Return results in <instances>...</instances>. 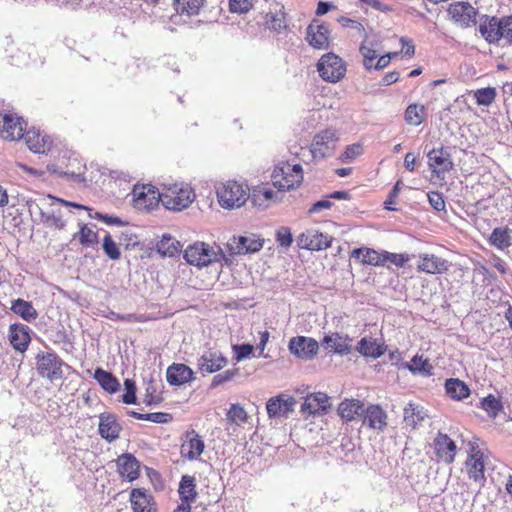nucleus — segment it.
I'll list each match as a JSON object with an SVG mask.
<instances>
[{
  "instance_id": "c756f323",
  "label": "nucleus",
  "mask_w": 512,
  "mask_h": 512,
  "mask_svg": "<svg viewBox=\"0 0 512 512\" xmlns=\"http://www.w3.org/2000/svg\"><path fill=\"white\" fill-rule=\"evenodd\" d=\"M279 194H283V192H278V190L274 191L266 184H261L253 188L251 193V200L255 206H267L271 202L280 200L282 196L279 197Z\"/></svg>"
},
{
  "instance_id": "09e8293b",
  "label": "nucleus",
  "mask_w": 512,
  "mask_h": 512,
  "mask_svg": "<svg viewBox=\"0 0 512 512\" xmlns=\"http://www.w3.org/2000/svg\"><path fill=\"white\" fill-rule=\"evenodd\" d=\"M128 415L137 419V420H146L151 421L153 423H167L171 421L172 416L169 413L163 412H154V413H146L142 414L136 411H129Z\"/></svg>"
},
{
  "instance_id": "f704fd0d",
  "label": "nucleus",
  "mask_w": 512,
  "mask_h": 512,
  "mask_svg": "<svg viewBox=\"0 0 512 512\" xmlns=\"http://www.w3.org/2000/svg\"><path fill=\"white\" fill-rule=\"evenodd\" d=\"M10 309L27 322H33L38 317V312L32 303L21 298L13 300Z\"/></svg>"
},
{
  "instance_id": "3c124183",
  "label": "nucleus",
  "mask_w": 512,
  "mask_h": 512,
  "mask_svg": "<svg viewBox=\"0 0 512 512\" xmlns=\"http://www.w3.org/2000/svg\"><path fill=\"white\" fill-rule=\"evenodd\" d=\"M102 247H103L105 255L109 259H111V260H119L120 259V257H121L120 249L109 233H107L104 236Z\"/></svg>"
},
{
  "instance_id": "2eb2a0df",
  "label": "nucleus",
  "mask_w": 512,
  "mask_h": 512,
  "mask_svg": "<svg viewBox=\"0 0 512 512\" xmlns=\"http://www.w3.org/2000/svg\"><path fill=\"white\" fill-rule=\"evenodd\" d=\"M129 501L133 512H157L154 496L144 488H134L130 491Z\"/></svg>"
},
{
  "instance_id": "0eeeda50",
  "label": "nucleus",
  "mask_w": 512,
  "mask_h": 512,
  "mask_svg": "<svg viewBox=\"0 0 512 512\" xmlns=\"http://www.w3.org/2000/svg\"><path fill=\"white\" fill-rule=\"evenodd\" d=\"M339 141L336 130L328 128L317 133L311 143L310 151L314 159H323L334 154Z\"/></svg>"
},
{
  "instance_id": "b1692460",
  "label": "nucleus",
  "mask_w": 512,
  "mask_h": 512,
  "mask_svg": "<svg viewBox=\"0 0 512 512\" xmlns=\"http://www.w3.org/2000/svg\"><path fill=\"white\" fill-rule=\"evenodd\" d=\"M166 378L170 385L180 386L192 381L194 372L185 364L173 363L167 368Z\"/></svg>"
},
{
  "instance_id": "4468645a",
  "label": "nucleus",
  "mask_w": 512,
  "mask_h": 512,
  "mask_svg": "<svg viewBox=\"0 0 512 512\" xmlns=\"http://www.w3.org/2000/svg\"><path fill=\"white\" fill-rule=\"evenodd\" d=\"M332 237L317 230H307L298 238L300 248L310 251H321L331 246Z\"/></svg>"
},
{
  "instance_id": "13d9d810",
  "label": "nucleus",
  "mask_w": 512,
  "mask_h": 512,
  "mask_svg": "<svg viewBox=\"0 0 512 512\" xmlns=\"http://www.w3.org/2000/svg\"><path fill=\"white\" fill-rule=\"evenodd\" d=\"M252 7V0H229V10L232 13H247Z\"/></svg>"
},
{
  "instance_id": "ea45409f",
  "label": "nucleus",
  "mask_w": 512,
  "mask_h": 512,
  "mask_svg": "<svg viewBox=\"0 0 512 512\" xmlns=\"http://www.w3.org/2000/svg\"><path fill=\"white\" fill-rule=\"evenodd\" d=\"M445 389L447 395L456 400H461L469 396L468 386L461 380L451 378L446 380Z\"/></svg>"
},
{
  "instance_id": "473e14b6",
  "label": "nucleus",
  "mask_w": 512,
  "mask_h": 512,
  "mask_svg": "<svg viewBox=\"0 0 512 512\" xmlns=\"http://www.w3.org/2000/svg\"><path fill=\"white\" fill-rule=\"evenodd\" d=\"M265 25L267 28L273 31H281L286 28V13L284 6L279 7L277 3L270 8V11L266 14Z\"/></svg>"
},
{
  "instance_id": "4c0bfd02",
  "label": "nucleus",
  "mask_w": 512,
  "mask_h": 512,
  "mask_svg": "<svg viewBox=\"0 0 512 512\" xmlns=\"http://www.w3.org/2000/svg\"><path fill=\"white\" fill-rule=\"evenodd\" d=\"M94 378L99 385L109 393L117 392L120 387V383L117 378L112 373L101 368H97L95 370Z\"/></svg>"
},
{
  "instance_id": "5701e85b",
  "label": "nucleus",
  "mask_w": 512,
  "mask_h": 512,
  "mask_svg": "<svg viewBox=\"0 0 512 512\" xmlns=\"http://www.w3.org/2000/svg\"><path fill=\"white\" fill-rule=\"evenodd\" d=\"M98 426L100 436L108 442L118 439L122 430L117 418L110 413L100 414Z\"/></svg>"
},
{
  "instance_id": "49530a36",
  "label": "nucleus",
  "mask_w": 512,
  "mask_h": 512,
  "mask_svg": "<svg viewBox=\"0 0 512 512\" xmlns=\"http://www.w3.org/2000/svg\"><path fill=\"white\" fill-rule=\"evenodd\" d=\"M272 185L278 189V192H285L288 187V178L285 171V164L276 165L271 174Z\"/></svg>"
},
{
  "instance_id": "1a4fd4ad",
  "label": "nucleus",
  "mask_w": 512,
  "mask_h": 512,
  "mask_svg": "<svg viewBox=\"0 0 512 512\" xmlns=\"http://www.w3.org/2000/svg\"><path fill=\"white\" fill-rule=\"evenodd\" d=\"M132 195L133 206L138 210H151L161 201V193L150 184L135 185Z\"/></svg>"
},
{
  "instance_id": "338daca9",
  "label": "nucleus",
  "mask_w": 512,
  "mask_h": 512,
  "mask_svg": "<svg viewBox=\"0 0 512 512\" xmlns=\"http://www.w3.org/2000/svg\"><path fill=\"white\" fill-rule=\"evenodd\" d=\"M332 206V202L328 199H322L315 202L308 210L309 214L319 213L322 210H328Z\"/></svg>"
},
{
  "instance_id": "a211bd4d",
  "label": "nucleus",
  "mask_w": 512,
  "mask_h": 512,
  "mask_svg": "<svg viewBox=\"0 0 512 512\" xmlns=\"http://www.w3.org/2000/svg\"><path fill=\"white\" fill-rule=\"evenodd\" d=\"M229 247L236 254L254 253L263 247V240L255 234L233 237Z\"/></svg>"
},
{
  "instance_id": "e433bc0d",
  "label": "nucleus",
  "mask_w": 512,
  "mask_h": 512,
  "mask_svg": "<svg viewBox=\"0 0 512 512\" xmlns=\"http://www.w3.org/2000/svg\"><path fill=\"white\" fill-rule=\"evenodd\" d=\"M357 351L365 357L375 359L381 357L385 353L383 346L378 344L375 339L366 337L359 341Z\"/></svg>"
},
{
  "instance_id": "4d7b16f0",
  "label": "nucleus",
  "mask_w": 512,
  "mask_h": 512,
  "mask_svg": "<svg viewBox=\"0 0 512 512\" xmlns=\"http://www.w3.org/2000/svg\"><path fill=\"white\" fill-rule=\"evenodd\" d=\"M381 255L383 256V265L386 262H389L391 264H394L397 267H403L404 264L409 261L408 254H403V253L398 254V253H392V252L383 250V254H381Z\"/></svg>"
},
{
  "instance_id": "aec40b11",
  "label": "nucleus",
  "mask_w": 512,
  "mask_h": 512,
  "mask_svg": "<svg viewBox=\"0 0 512 512\" xmlns=\"http://www.w3.org/2000/svg\"><path fill=\"white\" fill-rule=\"evenodd\" d=\"M27 147L34 153L45 154L52 148V140L34 128L29 129L23 136Z\"/></svg>"
},
{
  "instance_id": "bb28decb",
  "label": "nucleus",
  "mask_w": 512,
  "mask_h": 512,
  "mask_svg": "<svg viewBox=\"0 0 512 512\" xmlns=\"http://www.w3.org/2000/svg\"><path fill=\"white\" fill-rule=\"evenodd\" d=\"M178 493L181 500L179 506L192 507V503L198 496L194 476L183 475L181 477Z\"/></svg>"
},
{
  "instance_id": "c9c22d12",
  "label": "nucleus",
  "mask_w": 512,
  "mask_h": 512,
  "mask_svg": "<svg viewBox=\"0 0 512 512\" xmlns=\"http://www.w3.org/2000/svg\"><path fill=\"white\" fill-rule=\"evenodd\" d=\"M266 410L270 419L282 417L288 411V399L284 394L271 397L266 403Z\"/></svg>"
},
{
  "instance_id": "ddd939ff",
  "label": "nucleus",
  "mask_w": 512,
  "mask_h": 512,
  "mask_svg": "<svg viewBox=\"0 0 512 512\" xmlns=\"http://www.w3.org/2000/svg\"><path fill=\"white\" fill-rule=\"evenodd\" d=\"M204 449V440L194 429L184 433L180 446V454L183 459L195 461L199 459Z\"/></svg>"
},
{
  "instance_id": "6e6552de",
  "label": "nucleus",
  "mask_w": 512,
  "mask_h": 512,
  "mask_svg": "<svg viewBox=\"0 0 512 512\" xmlns=\"http://www.w3.org/2000/svg\"><path fill=\"white\" fill-rule=\"evenodd\" d=\"M63 361L54 352H41L36 356L37 373L50 381L59 380L63 376Z\"/></svg>"
},
{
  "instance_id": "cd10ccee",
  "label": "nucleus",
  "mask_w": 512,
  "mask_h": 512,
  "mask_svg": "<svg viewBox=\"0 0 512 512\" xmlns=\"http://www.w3.org/2000/svg\"><path fill=\"white\" fill-rule=\"evenodd\" d=\"M351 341L352 339L348 335L340 333H332L323 338V344L326 345V348L341 356L348 355L351 352Z\"/></svg>"
},
{
  "instance_id": "20e7f679",
  "label": "nucleus",
  "mask_w": 512,
  "mask_h": 512,
  "mask_svg": "<svg viewBox=\"0 0 512 512\" xmlns=\"http://www.w3.org/2000/svg\"><path fill=\"white\" fill-rule=\"evenodd\" d=\"M221 250H217L205 242H195L189 245L184 251V259L190 265L206 267L219 261Z\"/></svg>"
},
{
  "instance_id": "603ef678",
  "label": "nucleus",
  "mask_w": 512,
  "mask_h": 512,
  "mask_svg": "<svg viewBox=\"0 0 512 512\" xmlns=\"http://www.w3.org/2000/svg\"><path fill=\"white\" fill-rule=\"evenodd\" d=\"M408 368L413 373H419L421 375H430L432 366L429 364L427 359H423L422 356H414L408 365Z\"/></svg>"
},
{
  "instance_id": "f8f14e48",
  "label": "nucleus",
  "mask_w": 512,
  "mask_h": 512,
  "mask_svg": "<svg viewBox=\"0 0 512 512\" xmlns=\"http://www.w3.org/2000/svg\"><path fill=\"white\" fill-rule=\"evenodd\" d=\"M329 400L328 395L322 392L308 394L300 405V412L305 418L324 415L331 406Z\"/></svg>"
},
{
  "instance_id": "412c9836",
  "label": "nucleus",
  "mask_w": 512,
  "mask_h": 512,
  "mask_svg": "<svg viewBox=\"0 0 512 512\" xmlns=\"http://www.w3.org/2000/svg\"><path fill=\"white\" fill-rule=\"evenodd\" d=\"M306 39L315 49H327L329 47V29L325 24L313 22L306 29Z\"/></svg>"
},
{
  "instance_id": "f257e3e1",
  "label": "nucleus",
  "mask_w": 512,
  "mask_h": 512,
  "mask_svg": "<svg viewBox=\"0 0 512 512\" xmlns=\"http://www.w3.org/2000/svg\"><path fill=\"white\" fill-rule=\"evenodd\" d=\"M479 32L490 44L499 43L500 40H503L506 44H512V16L498 18L482 15Z\"/></svg>"
},
{
  "instance_id": "7c9ffc66",
  "label": "nucleus",
  "mask_w": 512,
  "mask_h": 512,
  "mask_svg": "<svg viewBox=\"0 0 512 512\" xmlns=\"http://www.w3.org/2000/svg\"><path fill=\"white\" fill-rule=\"evenodd\" d=\"M382 251H377L368 247L356 248L352 251L351 257L360 261L363 265L383 266Z\"/></svg>"
},
{
  "instance_id": "a18cd8bd",
  "label": "nucleus",
  "mask_w": 512,
  "mask_h": 512,
  "mask_svg": "<svg viewBox=\"0 0 512 512\" xmlns=\"http://www.w3.org/2000/svg\"><path fill=\"white\" fill-rule=\"evenodd\" d=\"M425 117V107L423 105L410 104L404 114V119L407 124L412 126H419Z\"/></svg>"
},
{
  "instance_id": "052dcab7",
  "label": "nucleus",
  "mask_w": 512,
  "mask_h": 512,
  "mask_svg": "<svg viewBox=\"0 0 512 512\" xmlns=\"http://www.w3.org/2000/svg\"><path fill=\"white\" fill-rule=\"evenodd\" d=\"M429 204L436 211L445 210V200L443 194L438 191H431L427 194Z\"/></svg>"
},
{
  "instance_id": "2f4dec72",
  "label": "nucleus",
  "mask_w": 512,
  "mask_h": 512,
  "mask_svg": "<svg viewBox=\"0 0 512 512\" xmlns=\"http://www.w3.org/2000/svg\"><path fill=\"white\" fill-rule=\"evenodd\" d=\"M364 404L357 399H345L338 407V413L345 421H352L356 416L362 417Z\"/></svg>"
},
{
  "instance_id": "864d4df0",
  "label": "nucleus",
  "mask_w": 512,
  "mask_h": 512,
  "mask_svg": "<svg viewBox=\"0 0 512 512\" xmlns=\"http://www.w3.org/2000/svg\"><path fill=\"white\" fill-rule=\"evenodd\" d=\"M78 239L81 245L85 247H91L98 243V235L95 231L89 228L87 225H83L78 234Z\"/></svg>"
},
{
  "instance_id": "c03bdc74",
  "label": "nucleus",
  "mask_w": 512,
  "mask_h": 512,
  "mask_svg": "<svg viewBox=\"0 0 512 512\" xmlns=\"http://www.w3.org/2000/svg\"><path fill=\"white\" fill-rule=\"evenodd\" d=\"M510 233L508 228H495L490 235V243L498 249H504L512 243Z\"/></svg>"
},
{
  "instance_id": "423d86ee",
  "label": "nucleus",
  "mask_w": 512,
  "mask_h": 512,
  "mask_svg": "<svg viewBox=\"0 0 512 512\" xmlns=\"http://www.w3.org/2000/svg\"><path fill=\"white\" fill-rule=\"evenodd\" d=\"M317 71L324 81L335 83L345 76L346 67L339 56L330 52L319 59Z\"/></svg>"
},
{
  "instance_id": "f03ea898",
  "label": "nucleus",
  "mask_w": 512,
  "mask_h": 512,
  "mask_svg": "<svg viewBox=\"0 0 512 512\" xmlns=\"http://www.w3.org/2000/svg\"><path fill=\"white\" fill-rule=\"evenodd\" d=\"M216 195L222 208L237 209L242 207L249 199L250 188L245 182L227 180L218 185Z\"/></svg>"
},
{
  "instance_id": "774afa93",
  "label": "nucleus",
  "mask_w": 512,
  "mask_h": 512,
  "mask_svg": "<svg viewBox=\"0 0 512 512\" xmlns=\"http://www.w3.org/2000/svg\"><path fill=\"white\" fill-rule=\"evenodd\" d=\"M393 56H397V53H388L386 55L380 56L378 58L376 64L375 65L373 64V67L378 70L387 67Z\"/></svg>"
},
{
  "instance_id": "6e6d98bb",
  "label": "nucleus",
  "mask_w": 512,
  "mask_h": 512,
  "mask_svg": "<svg viewBox=\"0 0 512 512\" xmlns=\"http://www.w3.org/2000/svg\"><path fill=\"white\" fill-rule=\"evenodd\" d=\"M163 401L161 392L157 389L153 382L148 383L146 393L144 396V403L146 405H157Z\"/></svg>"
},
{
  "instance_id": "a19ab883",
  "label": "nucleus",
  "mask_w": 512,
  "mask_h": 512,
  "mask_svg": "<svg viewBox=\"0 0 512 512\" xmlns=\"http://www.w3.org/2000/svg\"><path fill=\"white\" fill-rule=\"evenodd\" d=\"M204 5V0H173V6L180 15H197Z\"/></svg>"
},
{
  "instance_id": "c85d7f7f",
  "label": "nucleus",
  "mask_w": 512,
  "mask_h": 512,
  "mask_svg": "<svg viewBox=\"0 0 512 512\" xmlns=\"http://www.w3.org/2000/svg\"><path fill=\"white\" fill-rule=\"evenodd\" d=\"M449 269V262L434 254H425L421 256L418 264V270L428 274H442Z\"/></svg>"
},
{
  "instance_id": "69168bd1",
  "label": "nucleus",
  "mask_w": 512,
  "mask_h": 512,
  "mask_svg": "<svg viewBox=\"0 0 512 512\" xmlns=\"http://www.w3.org/2000/svg\"><path fill=\"white\" fill-rule=\"evenodd\" d=\"M236 373V370H226L220 374H217L213 377L212 385L218 386L223 384L224 382H228L235 377Z\"/></svg>"
},
{
  "instance_id": "39448f33",
  "label": "nucleus",
  "mask_w": 512,
  "mask_h": 512,
  "mask_svg": "<svg viewBox=\"0 0 512 512\" xmlns=\"http://www.w3.org/2000/svg\"><path fill=\"white\" fill-rule=\"evenodd\" d=\"M27 131V122L15 112H0V137L8 141H18Z\"/></svg>"
},
{
  "instance_id": "7ed1b4c3",
  "label": "nucleus",
  "mask_w": 512,
  "mask_h": 512,
  "mask_svg": "<svg viewBox=\"0 0 512 512\" xmlns=\"http://www.w3.org/2000/svg\"><path fill=\"white\" fill-rule=\"evenodd\" d=\"M195 197L193 188L183 183L166 186L161 192L162 204L165 208L173 211H182L188 208Z\"/></svg>"
},
{
  "instance_id": "4be33fe9",
  "label": "nucleus",
  "mask_w": 512,
  "mask_h": 512,
  "mask_svg": "<svg viewBox=\"0 0 512 512\" xmlns=\"http://www.w3.org/2000/svg\"><path fill=\"white\" fill-rule=\"evenodd\" d=\"M227 358L218 350H208L199 358V370L206 373L220 371L227 365Z\"/></svg>"
},
{
  "instance_id": "6ab92c4d",
  "label": "nucleus",
  "mask_w": 512,
  "mask_h": 512,
  "mask_svg": "<svg viewBox=\"0 0 512 512\" xmlns=\"http://www.w3.org/2000/svg\"><path fill=\"white\" fill-rule=\"evenodd\" d=\"M8 339L11 346L18 352H25L31 342L29 328L20 323H14L9 326Z\"/></svg>"
},
{
  "instance_id": "37998d69",
  "label": "nucleus",
  "mask_w": 512,
  "mask_h": 512,
  "mask_svg": "<svg viewBox=\"0 0 512 512\" xmlns=\"http://www.w3.org/2000/svg\"><path fill=\"white\" fill-rule=\"evenodd\" d=\"M226 419L230 424L241 426L248 422L249 415L241 404L234 403L227 410Z\"/></svg>"
},
{
  "instance_id": "a878e982",
  "label": "nucleus",
  "mask_w": 512,
  "mask_h": 512,
  "mask_svg": "<svg viewBox=\"0 0 512 512\" xmlns=\"http://www.w3.org/2000/svg\"><path fill=\"white\" fill-rule=\"evenodd\" d=\"M117 469L121 477L128 481L136 480L140 475V464L132 454H123L118 457Z\"/></svg>"
},
{
  "instance_id": "bf43d9fd",
  "label": "nucleus",
  "mask_w": 512,
  "mask_h": 512,
  "mask_svg": "<svg viewBox=\"0 0 512 512\" xmlns=\"http://www.w3.org/2000/svg\"><path fill=\"white\" fill-rule=\"evenodd\" d=\"M125 393L122 396V401L125 404H135L136 403V387L132 380L126 379L124 381Z\"/></svg>"
},
{
  "instance_id": "0e129e2a",
  "label": "nucleus",
  "mask_w": 512,
  "mask_h": 512,
  "mask_svg": "<svg viewBox=\"0 0 512 512\" xmlns=\"http://www.w3.org/2000/svg\"><path fill=\"white\" fill-rule=\"evenodd\" d=\"M233 350L235 351V360L241 361L248 358L253 353L254 347L250 344H241L234 345Z\"/></svg>"
},
{
  "instance_id": "393cba45",
  "label": "nucleus",
  "mask_w": 512,
  "mask_h": 512,
  "mask_svg": "<svg viewBox=\"0 0 512 512\" xmlns=\"http://www.w3.org/2000/svg\"><path fill=\"white\" fill-rule=\"evenodd\" d=\"M434 447L440 460L447 464L454 461L456 444L448 435L439 433L434 440Z\"/></svg>"
},
{
  "instance_id": "8fccbe9b",
  "label": "nucleus",
  "mask_w": 512,
  "mask_h": 512,
  "mask_svg": "<svg viewBox=\"0 0 512 512\" xmlns=\"http://www.w3.org/2000/svg\"><path fill=\"white\" fill-rule=\"evenodd\" d=\"M481 408L485 410L491 418H495L502 410L503 405L499 398L489 394L481 400Z\"/></svg>"
},
{
  "instance_id": "58836bf2",
  "label": "nucleus",
  "mask_w": 512,
  "mask_h": 512,
  "mask_svg": "<svg viewBox=\"0 0 512 512\" xmlns=\"http://www.w3.org/2000/svg\"><path fill=\"white\" fill-rule=\"evenodd\" d=\"M426 413L423 407L409 403L404 408V421L406 425L415 429L424 419Z\"/></svg>"
},
{
  "instance_id": "dca6fc26",
  "label": "nucleus",
  "mask_w": 512,
  "mask_h": 512,
  "mask_svg": "<svg viewBox=\"0 0 512 512\" xmlns=\"http://www.w3.org/2000/svg\"><path fill=\"white\" fill-rule=\"evenodd\" d=\"M362 424L372 430L382 432L387 426V414L381 406L371 404L364 407Z\"/></svg>"
},
{
  "instance_id": "9d476101",
  "label": "nucleus",
  "mask_w": 512,
  "mask_h": 512,
  "mask_svg": "<svg viewBox=\"0 0 512 512\" xmlns=\"http://www.w3.org/2000/svg\"><path fill=\"white\" fill-rule=\"evenodd\" d=\"M428 167L437 178H444L445 174L450 172L454 163L448 148H433L427 153Z\"/></svg>"
},
{
  "instance_id": "680f3d73",
  "label": "nucleus",
  "mask_w": 512,
  "mask_h": 512,
  "mask_svg": "<svg viewBox=\"0 0 512 512\" xmlns=\"http://www.w3.org/2000/svg\"><path fill=\"white\" fill-rule=\"evenodd\" d=\"M303 182V169L300 164L292 165L290 169V189L298 187Z\"/></svg>"
},
{
  "instance_id": "5fc2aeb1",
  "label": "nucleus",
  "mask_w": 512,
  "mask_h": 512,
  "mask_svg": "<svg viewBox=\"0 0 512 512\" xmlns=\"http://www.w3.org/2000/svg\"><path fill=\"white\" fill-rule=\"evenodd\" d=\"M474 97L477 104L488 106L494 101L496 92L495 89L491 87L482 88L475 91Z\"/></svg>"
},
{
  "instance_id": "72a5a7b5",
  "label": "nucleus",
  "mask_w": 512,
  "mask_h": 512,
  "mask_svg": "<svg viewBox=\"0 0 512 512\" xmlns=\"http://www.w3.org/2000/svg\"><path fill=\"white\" fill-rule=\"evenodd\" d=\"M482 456L483 454L480 451H476L466 461L468 475L475 482H481L485 479Z\"/></svg>"
},
{
  "instance_id": "79ce46f5",
  "label": "nucleus",
  "mask_w": 512,
  "mask_h": 512,
  "mask_svg": "<svg viewBox=\"0 0 512 512\" xmlns=\"http://www.w3.org/2000/svg\"><path fill=\"white\" fill-rule=\"evenodd\" d=\"M377 43L374 41H370L368 36H365L361 45H360V53L363 56V65L366 69H371L373 67V62L377 58Z\"/></svg>"
},
{
  "instance_id": "9b49d317",
  "label": "nucleus",
  "mask_w": 512,
  "mask_h": 512,
  "mask_svg": "<svg viewBox=\"0 0 512 512\" xmlns=\"http://www.w3.org/2000/svg\"><path fill=\"white\" fill-rule=\"evenodd\" d=\"M448 14L461 28H469L477 23L478 10L469 2H455L449 5Z\"/></svg>"
},
{
  "instance_id": "f3484780",
  "label": "nucleus",
  "mask_w": 512,
  "mask_h": 512,
  "mask_svg": "<svg viewBox=\"0 0 512 512\" xmlns=\"http://www.w3.org/2000/svg\"><path fill=\"white\" fill-rule=\"evenodd\" d=\"M318 349V342L313 338L298 336L290 339V353L301 359H312L317 354Z\"/></svg>"
},
{
  "instance_id": "de8ad7c7",
  "label": "nucleus",
  "mask_w": 512,
  "mask_h": 512,
  "mask_svg": "<svg viewBox=\"0 0 512 512\" xmlns=\"http://www.w3.org/2000/svg\"><path fill=\"white\" fill-rule=\"evenodd\" d=\"M158 251L163 255L174 256L180 252V242L171 236H163L157 244Z\"/></svg>"
},
{
  "instance_id": "e2e57ef3",
  "label": "nucleus",
  "mask_w": 512,
  "mask_h": 512,
  "mask_svg": "<svg viewBox=\"0 0 512 512\" xmlns=\"http://www.w3.org/2000/svg\"><path fill=\"white\" fill-rule=\"evenodd\" d=\"M362 153V146L360 144H352L346 147L345 151L341 155L343 162L352 161Z\"/></svg>"
}]
</instances>
